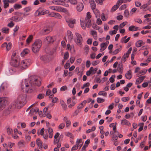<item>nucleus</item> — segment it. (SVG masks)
I'll return each mask as SVG.
<instances>
[{"label": "nucleus", "mask_w": 151, "mask_h": 151, "mask_svg": "<svg viewBox=\"0 0 151 151\" xmlns=\"http://www.w3.org/2000/svg\"><path fill=\"white\" fill-rule=\"evenodd\" d=\"M40 78L35 76L23 80L20 85L22 90L26 93H31L34 89L35 86L40 85Z\"/></svg>", "instance_id": "nucleus-1"}, {"label": "nucleus", "mask_w": 151, "mask_h": 151, "mask_svg": "<svg viewBox=\"0 0 151 151\" xmlns=\"http://www.w3.org/2000/svg\"><path fill=\"white\" fill-rule=\"evenodd\" d=\"M26 95L21 94L19 95L17 101L12 104L11 108L12 109L17 108L18 109L22 107L25 104Z\"/></svg>", "instance_id": "nucleus-2"}, {"label": "nucleus", "mask_w": 151, "mask_h": 151, "mask_svg": "<svg viewBox=\"0 0 151 151\" xmlns=\"http://www.w3.org/2000/svg\"><path fill=\"white\" fill-rule=\"evenodd\" d=\"M42 45V42L40 40H37L32 44V49L34 53L38 52Z\"/></svg>", "instance_id": "nucleus-3"}, {"label": "nucleus", "mask_w": 151, "mask_h": 151, "mask_svg": "<svg viewBox=\"0 0 151 151\" xmlns=\"http://www.w3.org/2000/svg\"><path fill=\"white\" fill-rule=\"evenodd\" d=\"M19 58L18 55L16 52H14L12 56L11 64L13 66L16 67L19 66Z\"/></svg>", "instance_id": "nucleus-4"}, {"label": "nucleus", "mask_w": 151, "mask_h": 151, "mask_svg": "<svg viewBox=\"0 0 151 151\" xmlns=\"http://www.w3.org/2000/svg\"><path fill=\"white\" fill-rule=\"evenodd\" d=\"M30 63V60L29 59H26L22 60L19 63V67L21 69H24L29 66Z\"/></svg>", "instance_id": "nucleus-5"}, {"label": "nucleus", "mask_w": 151, "mask_h": 151, "mask_svg": "<svg viewBox=\"0 0 151 151\" xmlns=\"http://www.w3.org/2000/svg\"><path fill=\"white\" fill-rule=\"evenodd\" d=\"M7 99L5 97H0V111L2 110L7 104Z\"/></svg>", "instance_id": "nucleus-6"}, {"label": "nucleus", "mask_w": 151, "mask_h": 151, "mask_svg": "<svg viewBox=\"0 0 151 151\" xmlns=\"http://www.w3.org/2000/svg\"><path fill=\"white\" fill-rule=\"evenodd\" d=\"M56 40V37L55 36H48L44 39V41L46 43L49 44L53 43Z\"/></svg>", "instance_id": "nucleus-7"}, {"label": "nucleus", "mask_w": 151, "mask_h": 151, "mask_svg": "<svg viewBox=\"0 0 151 151\" xmlns=\"http://www.w3.org/2000/svg\"><path fill=\"white\" fill-rule=\"evenodd\" d=\"M52 3L54 4L57 5H62L66 7H68L69 5L61 0H54L52 1Z\"/></svg>", "instance_id": "nucleus-8"}, {"label": "nucleus", "mask_w": 151, "mask_h": 151, "mask_svg": "<svg viewBox=\"0 0 151 151\" xmlns=\"http://www.w3.org/2000/svg\"><path fill=\"white\" fill-rule=\"evenodd\" d=\"M75 35L77 37L76 42L78 45L81 46L82 45L81 41L83 40L82 37L81 35L78 33H76Z\"/></svg>", "instance_id": "nucleus-9"}, {"label": "nucleus", "mask_w": 151, "mask_h": 151, "mask_svg": "<svg viewBox=\"0 0 151 151\" xmlns=\"http://www.w3.org/2000/svg\"><path fill=\"white\" fill-rule=\"evenodd\" d=\"M91 13L89 12H87L86 17L85 19V21L86 22V25L88 27H90L91 25V21L90 19L91 18Z\"/></svg>", "instance_id": "nucleus-10"}, {"label": "nucleus", "mask_w": 151, "mask_h": 151, "mask_svg": "<svg viewBox=\"0 0 151 151\" xmlns=\"http://www.w3.org/2000/svg\"><path fill=\"white\" fill-rule=\"evenodd\" d=\"M66 21L67 23L68 26L71 28L73 27L74 24L76 23V20L75 19H67Z\"/></svg>", "instance_id": "nucleus-11"}, {"label": "nucleus", "mask_w": 151, "mask_h": 151, "mask_svg": "<svg viewBox=\"0 0 151 151\" xmlns=\"http://www.w3.org/2000/svg\"><path fill=\"white\" fill-rule=\"evenodd\" d=\"M40 59L44 63L49 62L50 60V59L47 55H41L40 57Z\"/></svg>", "instance_id": "nucleus-12"}, {"label": "nucleus", "mask_w": 151, "mask_h": 151, "mask_svg": "<svg viewBox=\"0 0 151 151\" xmlns=\"http://www.w3.org/2000/svg\"><path fill=\"white\" fill-rule=\"evenodd\" d=\"M49 15L51 17H54L58 19H60L62 18V16L58 13L51 12L50 14Z\"/></svg>", "instance_id": "nucleus-13"}, {"label": "nucleus", "mask_w": 151, "mask_h": 151, "mask_svg": "<svg viewBox=\"0 0 151 151\" xmlns=\"http://www.w3.org/2000/svg\"><path fill=\"white\" fill-rule=\"evenodd\" d=\"M52 30V29L50 27H45L44 28L42 33L43 35H46L49 33Z\"/></svg>", "instance_id": "nucleus-14"}, {"label": "nucleus", "mask_w": 151, "mask_h": 151, "mask_svg": "<svg viewBox=\"0 0 151 151\" xmlns=\"http://www.w3.org/2000/svg\"><path fill=\"white\" fill-rule=\"evenodd\" d=\"M56 11L58 12L64 13H66L68 11L66 9L59 6H56Z\"/></svg>", "instance_id": "nucleus-15"}, {"label": "nucleus", "mask_w": 151, "mask_h": 151, "mask_svg": "<svg viewBox=\"0 0 151 151\" xmlns=\"http://www.w3.org/2000/svg\"><path fill=\"white\" fill-rule=\"evenodd\" d=\"M15 71V68H12L7 70L6 72V73L7 75L9 76L13 74Z\"/></svg>", "instance_id": "nucleus-16"}, {"label": "nucleus", "mask_w": 151, "mask_h": 151, "mask_svg": "<svg viewBox=\"0 0 151 151\" xmlns=\"http://www.w3.org/2000/svg\"><path fill=\"white\" fill-rule=\"evenodd\" d=\"M84 6L82 3L78 4L76 6V9L78 12L81 11L83 9Z\"/></svg>", "instance_id": "nucleus-17"}, {"label": "nucleus", "mask_w": 151, "mask_h": 151, "mask_svg": "<svg viewBox=\"0 0 151 151\" xmlns=\"http://www.w3.org/2000/svg\"><path fill=\"white\" fill-rule=\"evenodd\" d=\"M145 77V76H142L138 78L136 81V83L137 85H138L142 82L144 79Z\"/></svg>", "instance_id": "nucleus-18"}, {"label": "nucleus", "mask_w": 151, "mask_h": 151, "mask_svg": "<svg viewBox=\"0 0 151 151\" xmlns=\"http://www.w3.org/2000/svg\"><path fill=\"white\" fill-rule=\"evenodd\" d=\"M145 44V42H143L142 40H139L137 41L135 44L136 46L137 47H139Z\"/></svg>", "instance_id": "nucleus-19"}, {"label": "nucleus", "mask_w": 151, "mask_h": 151, "mask_svg": "<svg viewBox=\"0 0 151 151\" xmlns=\"http://www.w3.org/2000/svg\"><path fill=\"white\" fill-rule=\"evenodd\" d=\"M125 77L126 78L129 79H130L132 77V72L131 70H129L127 71V73L125 75Z\"/></svg>", "instance_id": "nucleus-20"}, {"label": "nucleus", "mask_w": 151, "mask_h": 151, "mask_svg": "<svg viewBox=\"0 0 151 151\" xmlns=\"http://www.w3.org/2000/svg\"><path fill=\"white\" fill-rule=\"evenodd\" d=\"M8 85L6 82H4L2 83L0 87V91H2L8 86Z\"/></svg>", "instance_id": "nucleus-21"}, {"label": "nucleus", "mask_w": 151, "mask_h": 151, "mask_svg": "<svg viewBox=\"0 0 151 151\" xmlns=\"http://www.w3.org/2000/svg\"><path fill=\"white\" fill-rule=\"evenodd\" d=\"M139 28L134 25H132L129 27V30L130 31H135L138 30Z\"/></svg>", "instance_id": "nucleus-22"}, {"label": "nucleus", "mask_w": 151, "mask_h": 151, "mask_svg": "<svg viewBox=\"0 0 151 151\" xmlns=\"http://www.w3.org/2000/svg\"><path fill=\"white\" fill-rule=\"evenodd\" d=\"M121 124L122 125H125L128 126L131 125V123L129 122L125 119H123L122 120Z\"/></svg>", "instance_id": "nucleus-23"}, {"label": "nucleus", "mask_w": 151, "mask_h": 151, "mask_svg": "<svg viewBox=\"0 0 151 151\" xmlns=\"http://www.w3.org/2000/svg\"><path fill=\"white\" fill-rule=\"evenodd\" d=\"M29 52V50L27 48L24 49L21 53L22 56H24L28 54Z\"/></svg>", "instance_id": "nucleus-24"}, {"label": "nucleus", "mask_w": 151, "mask_h": 151, "mask_svg": "<svg viewBox=\"0 0 151 151\" xmlns=\"http://www.w3.org/2000/svg\"><path fill=\"white\" fill-rule=\"evenodd\" d=\"M89 2L92 9L96 8V4L94 0H89Z\"/></svg>", "instance_id": "nucleus-25"}, {"label": "nucleus", "mask_w": 151, "mask_h": 151, "mask_svg": "<svg viewBox=\"0 0 151 151\" xmlns=\"http://www.w3.org/2000/svg\"><path fill=\"white\" fill-rule=\"evenodd\" d=\"M48 131L49 134V137L50 138H52V137L53 134V130L50 127H48V129H46V131Z\"/></svg>", "instance_id": "nucleus-26"}, {"label": "nucleus", "mask_w": 151, "mask_h": 151, "mask_svg": "<svg viewBox=\"0 0 151 151\" xmlns=\"http://www.w3.org/2000/svg\"><path fill=\"white\" fill-rule=\"evenodd\" d=\"M36 143L40 149L42 147V142L39 138L37 139L36 140Z\"/></svg>", "instance_id": "nucleus-27"}, {"label": "nucleus", "mask_w": 151, "mask_h": 151, "mask_svg": "<svg viewBox=\"0 0 151 151\" xmlns=\"http://www.w3.org/2000/svg\"><path fill=\"white\" fill-rule=\"evenodd\" d=\"M91 33L95 40H96L97 39L98 37L96 32L94 30H92L91 31Z\"/></svg>", "instance_id": "nucleus-28"}, {"label": "nucleus", "mask_w": 151, "mask_h": 151, "mask_svg": "<svg viewBox=\"0 0 151 151\" xmlns=\"http://www.w3.org/2000/svg\"><path fill=\"white\" fill-rule=\"evenodd\" d=\"M82 139H77L76 142V145H77L78 148L79 147V149L81 147L83 143L81 144L82 142Z\"/></svg>", "instance_id": "nucleus-29"}, {"label": "nucleus", "mask_w": 151, "mask_h": 151, "mask_svg": "<svg viewBox=\"0 0 151 151\" xmlns=\"http://www.w3.org/2000/svg\"><path fill=\"white\" fill-rule=\"evenodd\" d=\"M92 9L95 14L96 18L97 17L100 15V13L99 11L97 9H96V8L94 9Z\"/></svg>", "instance_id": "nucleus-30"}, {"label": "nucleus", "mask_w": 151, "mask_h": 151, "mask_svg": "<svg viewBox=\"0 0 151 151\" xmlns=\"http://www.w3.org/2000/svg\"><path fill=\"white\" fill-rule=\"evenodd\" d=\"M14 21L15 22H17L21 21L22 19V18L21 17L14 16Z\"/></svg>", "instance_id": "nucleus-31"}, {"label": "nucleus", "mask_w": 151, "mask_h": 151, "mask_svg": "<svg viewBox=\"0 0 151 151\" xmlns=\"http://www.w3.org/2000/svg\"><path fill=\"white\" fill-rule=\"evenodd\" d=\"M107 46L105 45V43H102L101 45V49H100V52H101L104 51L106 48Z\"/></svg>", "instance_id": "nucleus-32"}, {"label": "nucleus", "mask_w": 151, "mask_h": 151, "mask_svg": "<svg viewBox=\"0 0 151 151\" xmlns=\"http://www.w3.org/2000/svg\"><path fill=\"white\" fill-rule=\"evenodd\" d=\"M3 2H4V8L6 9L9 6V2H8V0H3Z\"/></svg>", "instance_id": "nucleus-33"}, {"label": "nucleus", "mask_w": 151, "mask_h": 151, "mask_svg": "<svg viewBox=\"0 0 151 151\" xmlns=\"http://www.w3.org/2000/svg\"><path fill=\"white\" fill-rule=\"evenodd\" d=\"M67 35L68 39L71 40L73 39V36L72 32L70 31H68L67 32Z\"/></svg>", "instance_id": "nucleus-34"}, {"label": "nucleus", "mask_w": 151, "mask_h": 151, "mask_svg": "<svg viewBox=\"0 0 151 151\" xmlns=\"http://www.w3.org/2000/svg\"><path fill=\"white\" fill-rule=\"evenodd\" d=\"M25 145V142L24 141L22 140L18 142V146L19 147H23Z\"/></svg>", "instance_id": "nucleus-35"}, {"label": "nucleus", "mask_w": 151, "mask_h": 151, "mask_svg": "<svg viewBox=\"0 0 151 151\" xmlns=\"http://www.w3.org/2000/svg\"><path fill=\"white\" fill-rule=\"evenodd\" d=\"M60 104L64 110H65L67 108V106L63 100L60 101Z\"/></svg>", "instance_id": "nucleus-36"}, {"label": "nucleus", "mask_w": 151, "mask_h": 151, "mask_svg": "<svg viewBox=\"0 0 151 151\" xmlns=\"http://www.w3.org/2000/svg\"><path fill=\"white\" fill-rule=\"evenodd\" d=\"M96 129V127L94 126H93L91 129H88L87 131H86V133H89L90 132H92L94 131Z\"/></svg>", "instance_id": "nucleus-37"}, {"label": "nucleus", "mask_w": 151, "mask_h": 151, "mask_svg": "<svg viewBox=\"0 0 151 151\" xmlns=\"http://www.w3.org/2000/svg\"><path fill=\"white\" fill-rule=\"evenodd\" d=\"M33 36L32 35H29L28 38L26 40V42L29 44L30 42L32 39Z\"/></svg>", "instance_id": "nucleus-38"}, {"label": "nucleus", "mask_w": 151, "mask_h": 151, "mask_svg": "<svg viewBox=\"0 0 151 151\" xmlns=\"http://www.w3.org/2000/svg\"><path fill=\"white\" fill-rule=\"evenodd\" d=\"M119 7V5L117 4L114 5L111 8V11L112 12L115 11Z\"/></svg>", "instance_id": "nucleus-39"}, {"label": "nucleus", "mask_w": 151, "mask_h": 151, "mask_svg": "<svg viewBox=\"0 0 151 151\" xmlns=\"http://www.w3.org/2000/svg\"><path fill=\"white\" fill-rule=\"evenodd\" d=\"M9 31V29L7 27H4L2 29V31L5 33H8Z\"/></svg>", "instance_id": "nucleus-40"}, {"label": "nucleus", "mask_w": 151, "mask_h": 151, "mask_svg": "<svg viewBox=\"0 0 151 151\" xmlns=\"http://www.w3.org/2000/svg\"><path fill=\"white\" fill-rule=\"evenodd\" d=\"M123 67L122 65H118L117 70L120 73H122V70Z\"/></svg>", "instance_id": "nucleus-41"}, {"label": "nucleus", "mask_w": 151, "mask_h": 151, "mask_svg": "<svg viewBox=\"0 0 151 151\" xmlns=\"http://www.w3.org/2000/svg\"><path fill=\"white\" fill-rule=\"evenodd\" d=\"M86 22H85V24L83 22H81V25L82 27V28L83 29H86V27H87L88 28H89L90 27H88L86 25Z\"/></svg>", "instance_id": "nucleus-42"}, {"label": "nucleus", "mask_w": 151, "mask_h": 151, "mask_svg": "<svg viewBox=\"0 0 151 151\" xmlns=\"http://www.w3.org/2000/svg\"><path fill=\"white\" fill-rule=\"evenodd\" d=\"M7 132L9 135L12 134L13 133L12 129L11 128H8L7 129Z\"/></svg>", "instance_id": "nucleus-43"}, {"label": "nucleus", "mask_w": 151, "mask_h": 151, "mask_svg": "<svg viewBox=\"0 0 151 151\" xmlns=\"http://www.w3.org/2000/svg\"><path fill=\"white\" fill-rule=\"evenodd\" d=\"M99 95H102L104 96H106V93L104 91H100L98 93Z\"/></svg>", "instance_id": "nucleus-44"}, {"label": "nucleus", "mask_w": 151, "mask_h": 151, "mask_svg": "<svg viewBox=\"0 0 151 151\" xmlns=\"http://www.w3.org/2000/svg\"><path fill=\"white\" fill-rule=\"evenodd\" d=\"M14 7L15 9H18L22 7V6L19 4H16L14 5Z\"/></svg>", "instance_id": "nucleus-45"}, {"label": "nucleus", "mask_w": 151, "mask_h": 151, "mask_svg": "<svg viewBox=\"0 0 151 151\" xmlns=\"http://www.w3.org/2000/svg\"><path fill=\"white\" fill-rule=\"evenodd\" d=\"M104 99H103L101 98H98L97 99V102L98 103H101L103 102L104 101Z\"/></svg>", "instance_id": "nucleus-46"}, {"label": "nucleus", "mask_w": 151, "mask_h": 151, "mask_svg": "<svg viewBox=\"0 0 151 151\" xmlns=\"http://www.w3.org/2000/svg\"><path fill=\"white\" fill-rule=\"evenodd\" d=\"M121 50V49L120 48L116 49L112 52V55H115L116 54Z\"/></svg>", "instance_id": "nucleus-47"}, {"label": "nucleus", "mask_w": 151, "mask_h": 151, "mask_svg": "<svg viewBox=\"0 0 151 151\" xmlns=\"http://www.w3.org/2000/svg\"><path fill=\"white\" fill-rule=\"evenodd\" d=\"M69 53L68 52H66L64 54V60H67L69 58Z\"/></svg>", "instance_id": "nucleus-48"}, {"label": "nucleus", "mask_w": 151, "mask_h": 151, "mask_svg": "<svg viewBox=\"0 0 151 151\" xmlns=\"http://www.w3.org/2000/svg\"><path fill=\"white\" fill-rule=\"evenodd\" d=\"M69 2L73 5H76L77 3L76 0H69Z\"/></svg>", "instance_id": "nucleus-49"}, {"label": "nucleus", "mask_w": 151, "mask_h": 151, "mask_svg": "<svg viewBox=\"0 0 151 151\" xmlns=\"http://www.w3.org/2000/svg\"><path fill=\"white\" fill-rule=\"evenodd\" d=\"M31 10V8L29 7L25 8L24 9V11L25 12V13L29 12Z\"/></svg>", "instance_id": "nucleus-50"}, {"label": "nucleus", "mask_w": 151, "mask_h": 151, "mask_svg": "<svg viewBox=\"0 0 151 151\" xmlns=\"http://www.w3.org/2000/svg\"><path fill=\"white\" fill-rule=\"evenodd\" d=\"M129 15V11L127 10H125L124 13V16L127 17Z\"/></svg>", "instance_id": "nucleus-51"}, {"label": "nucleus", "mask_w": 151, "mask_h": 151, "mask_svg": "<svg viewBox=\"0 0 151 151\" xmlns=\"http://www.w3.org/2000/svg\"><path fill=\"white\" fill-rule=\"evenodd\" d=\"M44 131V128H42L40 130V132H39V131L37 132V133L38 135L40 134L41 135H43Z\"/></svg>", "instance_id": "nucleus-52"}, {"label": "nucleus", "mask_w": 151, "mask_h": 151, "mask_svg": "<svg viewBox=\"0 0 151 151\" xmlns=\"http://www.w3.org/2000/svg\"><path fill=\"white\" fill-rule=\"evenodd\" d=\"M129 99V97H123L122 99V101L124 102H126L127 101H128Z\"/></svg>", "instance_id": "nucleus-53"}, {"label": "nucleus", "mask_w": 151, "mask_h": 151, "mask_svg": "<svg viewBox=\"0 0 151 151\" xmlns=\"http://www.w3.org/2000/svg\"><path fill=\"white\" fill-rule=\"evenodd\" d=\"M101 18L102 21H106L107 19L105 17L104 14V13H102L101 14Z\"/></svg>", "instance_id": "nucleus-54"}, {"label": "nucleus", "mask_w": 151, "mask_h": 151, "mask_svg": "<svg viewBox=\"0 0 151 151\" xmlns=\"http://www.w3.org/2000/svg\"><path fill=\"white\" fill-rule=\"evenodd\" d=\"M127 6V4H124L121 6V7L119 8V9L120 10H124L125 8H126Z\"/></svg>", "instance_id": "nucleus-55"}, {"label": "nucleus", "mask_w": 151, "mask_h": 151, "mask_svg": "<svg viewBox=\"0 0 151 151\" xmlns=\"http://www.w3.org/2000/svg\"><path fill=\"white\" fill-rule=\"evenodd\" d=\"M65 126V124L64 123H62L59 126L58 128L60 129H62L64 128Z\"/></svg>", "instance_id": "nucleus-56"}, {"label": "nucleus", "mask_w": 151, "mask_h": 151, "mask_svg": "<svg viewBox=\"0 0 151 151\" xmlns=\"http://www.w3.org/2000/svg\"><path fill=\"white\" fill-rule=\"evenodd\" d=\"M102 22L100 18H98L96 20V23L98 25H101L102 24Z\"/></svg>", "instance_id": "nucleus-57"}, {"label": "nucleus", "mask_w": 151, "mask_h": 151, "mask_svg": "<svg viewBox=\"0 0 151 151\" xmlns=\"http://www.w3.org/2000/svg\"><path fill=\"white\" fill-rule=\"evenodd\" d=\"M45 95L44 94H40L37 96V98L39 99H41L43 98L44 96Z\"/></svg>", "instance_id": "nucleus-58"}, {"label": "nucleus", "mask_w": 151, "mask_h": 151, "mask_svg": "<svg viewBox=\"0 0 151 151\" xmlns=\"http://www.w3.org/2000/svg\"><path fill=\"white\" fill-rule=\"evenodd\" d=\"M125 0H119L117 1V4L119 6L121 4L123 3H125Z\"/></svg>", "instance_id": "nucleus-59"}, {"label": "nucleus", "mask_w": 151, "mask_h": 151, "mask_svg": "<svg viewBox=\"0 0 151 151\" xmlns=\"http://www.w3.org/2000/svg\"><path fill=\"white\" fill-rule=\"evenodd\" d=\"M128 22H125L122 23L120 25V27L121 28L123 27Z\"/></svg>", "instance_id": "nucleus-60"}, {"label": "nucleus", "mask_w": 151, "mask_h": 151, "mask_svg": "<svg viewBox=\"0 0 151 151\" xmlns=\"http://www.w3.org/2000/svg\"><path fill=\"white\" fill-rule=\"evenodd\" d=\"M11 45L12 44L10 43H9L8 44H7L6 48L7 50H9L10 49Z\"/></svg>", "instance_id": "nucleus-61"}, {"label": "nucleus", "mask_w": 151, "mask_h": 151, "mask_svg": "<svg viewBox=\"0 0 151 151\" xmlns=\"http://www.w3.org/2000/svg\"><path fill=\"white\" fill-rule=\"evenodd\" d=\"M66 135L67 136H68L71 138H73V134L69 132H67Z\"/></svg>", "instance_id": "nucleus-62"}, {"label": "nucleus", "mask_w": 151, "mask_h": 151, "mask_svg": "<svg viewBox=\"0 0 151 151\" xmlns=\"http://www.w3.org/2000/svg\"><path fill=\"white\" fill-rule=\"evenodd\" d=\"M115 77V76L114 75H113L112 76L110 77L109 78V81L111 83H113L114 81V79L112 77Z\"/></svg>", "instance_id": "nucleus-63"}, {"label": "nucleus", "mask_w": 151, "mask_h": 151, "mask_svg": "<svg viewBox=\"0 0 151 151\" xmlns=\"http://www.w3.org/2000/svg\"><path fill=\"white\" fill-rule=\"evenodd\" d=\"M135 6L137 7L140 6L141 5V3L138 1H136L135 3Z\"/></svg>", "instance_id": "nucleus-64"}]
</instances>
